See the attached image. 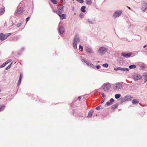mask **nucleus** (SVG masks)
Returning a JSON list of instances; mask_svg holds the SVG:
<instances>
[{"mask_svg": "<svg viewBox=\"0 0 147 147\" xmlns=\"http://www.w3.org/2000/svg\"><path fill=\"white\" fill-rule=\"evenodd\" d=\"M96 109L97 110H99L100 109V107L99 106L96 107Z\"/></svg>", "mask_w": 147, "mask_h": 147, "instance_id": "obj_42", "label": "nucleus"}, {"mask_svg": "<svg viewBox=\"0 0 147 147\" xmlns=\"http://www.w3.org/2000/svg\"><path fill=\"white\" fill-rule=\"evenodd\" d=\"M90 22L91 23H92V22Z\"/></svg>", "mask_w": 147, "mask_h": 147, "instance_id": "obj_51", "label": "nucleus"}, {"mask_svg": "<svg viewBox=\"0 0 147 147\" xmlns=\"http://www.w3.org/2000/svg\"><path fill=\"white\" fill-rule=\"evenodd\" d=\"M22 77V75L21 74H20V78H19V80H18V84H20V83L21 82Z\"/></svg>", "mask_w": 147, "mask_h": 147, "instance_id": "obj_25", "label": "nucleus"}, {"mask_svg": "<svg viewBox=\"0 0 147 147\" xmlns=\"http://www.w3.org/2000/svg\"><path fill=\"white\" fill-rule=\"evenodd\" d=\"M139 102V101L136 99H134L132 101V103L133 104H138Z\"/></svg>", "mask_w": 147, "mask_h": 147, "instance_id": "obj_17", "label": "nucleus"}, {"mask_svg": "<svg viewBox=\"0 0 147 147\" xmlns=\"http://www.w3.org/2000/svg\"><path fill=\"white\" fill-rule=\"evenodd\" d=\"M76 1L81 3L84 2L83 0H76Z\"/></svg>", "mask_w": 147, "mask_h": 147, "instance_id": "obj_36", "label": "nucleus"}, {"mask_svg": "<svg viewBox=\"0 0 147 147\" xmlns=\"http://www.w3.org/2000/svg\"><path fill=\"white\" fill-rule=\"evenodd\" d=\"M21 24H22V23H19V24H17L16 25V26L18 27H19L21 26Z\"/></svg>", "mask_w": 147, "mask_h": 147, "instance_id": "obj_40", "label": "nucleus"}, {"mask_svg": "<svg viewBox=\"0 0 147 147\" xmlns=\"http://www.w3.org/2000/svg\"><path fill=\"white\" fill-rule=\"evenodd\" d=\"M6 65V63L5 62L3 63L0 66V68H2L4 67L5 65Z\"/></svg>", "mask_w": 147, "mask_h": 147, "instance_id": "obj_30", "label": "nucleus"}, {"mask_svg": "<svg viewBox=\"0 0 147 147\" xmlns=\"http://www.w3.org/2000/svg\"><path fill=\"white\" fill-rule=\"evenodd\" d=\"M80 42L79 38L77 36H75L73 40V44L74 48L75 49L77 48V43Z\"/></svg>", "mask_w": 147, "mask_h": 147, "instance_id": "obj_5", "label": "nucleus"}, {"mask_svg": "<svg viewBox=\"0 0 147 147\" xmlns=\"http://www.w3.org/2000/svg\"><path fill=\"white\" fill-rule=\"evenodd\" d=\"M53 4H56L57 3V1L56 0H50Z\"/></svg>", "mask_w": 147, "mask_h": 147, "instance_id": "obj_27", "label": "nucleus"}, {"mask_svg": "<svg viewBox=\"0 0 147 147\" xmlns=\"http://www.w3.org/2000/svg\"><path fill=\"white\" fill-rule=\"evenodd\" d=\"M73 10H74V7H73Z\"/></svg>", "mask_w": 147, "mask_h": 147, "instance_id": "obj_50", "label": "nucleus"}, {"mask_svg": "<svg viewBox=\"0 0 147 147\" xmlns=\"http://www.w3.org/2000/svg\"><path fill=\"white\" fill-rule=\"evenodd\" d=\"M79 49L81 50H80L81 51V52L82 51H83V48L82 46H81V45H80Z\"/></svg>", "mask_w": 147, "mask_h": 147, "instance_id": "obj_34", "label": "nucleus"}, {"mask_svg": "<svg viewBox=\"0 0 147 147\" xmlns=\"http://www.w3.org/2000/svg\"><path fill=\"white\" fill-rule=\"evenodd\" d=\"M143 76L145 78V82H146L147 80V75H144Z\"/></svg>", "mask_w": 147, "mask_h": 147, "instance_id": "obj_32", "label": "nucleus"}, {"mask_svg": "<svg viewBox=\"0 0 147 147\" xmlns=\"http://www.w3.org/2000/svg\"><path fill=\"white\" fill-rule=\"evenodd\" d=\"M114 70H115V71L118 70H119L118 67L115 68H114Z\"/></svg>", "mask_w": 147, "mask_h": 147, "instance_id": "obj_43", "label": "nucleus"}, {"mask_svg": "<svg viewBox=\"0 0 147 147\" xmlns=\"http://www.w3.org/2000/svg\"><path fill=\"white\" fill-rule=\"evenodd\" d=\"M122 13V11L120 10H118L115 11L113 14V16L115 17L119 16Z\"/></svg>", "mask_w": 147, "mask_h": 147, "instance_id": "obj_7", "label": "nucleus"}, {"mask_svg": "<svg viewBox=\"0 0 147 147\" xmlns=\"http://www.w3.org/2000/svg\"><path fill=\"white\" fill-rule=\"evenodd\" d=\"M106 104L108 106L111 104H112L111 102H107Z\"/></svg>", "mask_w": 147, "mask_h": 147, "instance_id": "obj_38", "label": "nucleus"}, {"mask_svg": "<svg viewBox=\"0 0 147 147\" xmlns=\"http://www.w3.org/2000/svg\"><path fill=\"white\" fill-rule=\"evenodd\" d=\"M5 108V106L4 105H0V112L3 111Z\"/></svg>", "mask_w": 147, "mask_h": 147, "instance_id": "obj_14", "label": "nucleus"}, {"mask_svg": "<svg viewBox=\"0 0 147 147\" xmlns=\"http://www.w3.org/2000/svg\"><path fill=\"white\" fill-rule=\"evenodd\" d=\"M122 55L123 56L126 57H129L131 55V53H122Z\"/></svg>", "mask_w": 147, "mask_h": 147, "instance_id": "obj_12", "label": "nucleus"}, {"mask_svg": "<svg viewBox=\"0 0 147 147\" xmlns=\"http://www.w3.org/2000/svg\"><path fill=\"white\" fill-rule=\"evenodd\" d=\"M81 61L82 62H84L86 63L88 66L91 67H93L94 65L91 62H89L87 61L85 59H82Z\"/></svg>", "mask_w": 147, "mask_h": 147, "instance_id": "obj_6", "label": "nucleus"}, {"mask_svg": "<svg viewBox=\"0 0 147 147\" xmlns=\"http://www.w3.org/2000/svg\"><path fill=\"white\" fill-rule=\"evenodd\" d=\"M114 100L113 98H111L110 100V102H111V104L114 101Z\"/></svg>", "mask_w": 147, "mask_h": 147, "instance_id": "obj_37", "label": "nucleus"}, {"mask_svg": "<svg viewBox=\"0 0 147 147\" xmlns=\"http://www.w3.org/2000/svg\"><path fill=\"white\" fill-rule=\"evenodd\" d=\"M11 34V33H9L4 34L3 33H0V40L3 41L6 39Z\"/></svg>", "mask_w": 147, "mask_h": 147, "instance_id": "obj_4", "label": "nucleus"}, {"mask_svg": "<svg viewBox=\"0 0 147 147\" xmlns=\"http://www.w3.org/2000/svg\"><path fill=\"white\" fill-rule=\"evenodd\" d=\"M129 69L127 68H122L121 71H128L129 70Z\"/></svg>", "mask_w": 147, "mask_h": 147, "instance_id": "obj_28", "label": "nucleus"}, {"mask_svg": "<svg viewBox=\"0 0 147 147\" xmlns=\"http://www.w3.org/2000/svg\"><path fill=\"white\" fill-rule=\"evenodd\" d=\"M30 18V17H28L26 19V22H27L28 21V20H29Z\"/></svg>", "mask_w": 147, "mask_h": 147, "instance_id": "obj_41", "label": "nucleus"}, {"mask_svg": "<svg viewBox=\"0 0 147 147\" xmlns=\"http://www.w3.org/2000/svg\"><path fill=\"white\" fill-rule=\"evenodd\" d=\"M85 2L88 5H90L92 3L91 0H86Z\"/></svg>", "mask_w": 147, "mask_h": 147, "instance_id": "obj_18", "label": "nucleus"}, {"mask_svg": "<svg viewBox=\"0 0 147 147\" xmlns=\"http://www.w3.org/2000/svg\"><path fill=\"white\" fill-rule=\"evenodd\" d=\"M11 61V59H9L7 60L6 61L5 63H6V64H7L8 63H9Z\"/></svg>", "mask_w": 147, "mask_h": 147, "instance_id": "obj_33", "label": "nucleus"}, {"mask_svg": "<svg viewBox=\"0 0 147 147\" xmlns=\"http://www.w3.org/2000/svg\"><path fill=\"white\" fill-rule=\"evenodd\" d=\"M142 78V76L140 75L136 74L134 76V79L135 80H137Z\"/></svg>", "mask_w": 147, "mask_h": 147, "instance_id": "obj_10", "label": "nucleus"}, {"mask_svg": "<svg viewBox=\"0 0 147 147\" xmlns=\"http://www.w3.org/2000/svg\"><path fill=\"white\" fill-rule=\"evenodd\" d=\"M136 66L135 65H132L129 66V68L131 69H134L136 68Z\"/></svg>", "mask_w": 147, "mask_h": 147, "instance_id": "obj_24", "label": "nucleus"}, {"mask_svg": "<svg viewBox=\"0 0 147 147\" xmlns=\"http://www.w3.org/2000/svg\"><path fill=\"white\" fill-rule=\"evenodd\" d=\"M63 6L61 5H59L57 7L58 9V10H60L61 9L63 8Z\"/></svg>", "mask_w": 147, "mask_h": 147, "instance_id": "obj_20", "label": "nucleus"}, {"mask_svg": "<svg viewBox=\"0 0 147 147\" xmlns=\"http://www.w3.org/2000/svg\"><path fill=\"white\" fill-rule=\"evenodd\" d=\"M59 17L62 19H65L66 18V16L65 14H59Z\"/></svg>", "mask_w": 147, "mask_h": 147, "instance_id": "obj_16", "label": "nucleus"}, {"mask_svg": "<svg viewBox=\"0 0 147 147\" xmlns=\"http://www.w3.org/2000/svg\"><path fill=\"white\" fill-rule=\"evenodd\" d=\"M145 5H144V7H142V10L144 11H145L146 9L147 8V6H146V4Z\"/></svg>", "mask_w": 147, "mask_h": 147, "instance_id": "obj_22", "label": "nucleus"}, {"mask_svg": "<svg viewBox=\"0 0 147 147\" xmlns=\"http://www.w3.org/2000/svg\"><path fill=\"white\" fill-rule=\"evenodd\" d=\"M127 7H128V8L129 9H130V10H131V9L130 8V7H129L128 6H127Z\"/></svg>", "mask_w": 147, "mask_h": 147, "instance_id": "obj_49", "label": "nucleus"}, {"mask_svg": "<svg viewBox=\"0 0 147 147\" xmlns=\"http://www.w3.org/2000/svg\"><path fill=\"white\" fill-rule=\"evenodd\" d=\"M104 100H102L101 101V103H102L103 102H104Z\"/></svg>", "mask_w": 147, "mask_h": 147, "instance_id": "obj_48", "label": "nucleus"}, {"mask_svg": "<svg viewBox=\"0 0 147 147\" xmlns=\"http://www.w3.org/2000/svg\"><path fill=\"white\" fill-rule=\"evenodd\" d=\"M117 106L118 104H116L112 105V106L111 107V108L113 109H114L117 108Z\"/></svg>", "mask_w": 147, "mask_h": 147, "instance_id": "obj_26", "label": "nucleus"}, {"mask_svg": "<svg viewBox=\"0 0 147 147\" xmlns=\"http://www.w3.org/2000/svg\"><path fill=\"white\" fill-rule=\"evenodd\" d=\"M23 11L24 9L23 8L20 7L17 9L16 13L18 14L22 15L23 14Z\"/></svg>", "mask_w": 147, "mask_h": 147, "instance_id": "obj_8", "label": "nucleus"}, {"mask_svg": "<svg viewBox=\"0 0 147 147\" xmlns=\"http://www.w3.org/2000/svg\"><path fill=\"white\" fill-rule=\"evenodd\" d=\"M96 67L97 68V69H99V68H100V66L99 65H97L96 66Z\"/></svg>", "mask_w": 147, "mask_h": 147, "instance_id": "obj_44", "label": "nucleus"}, {"mask_svg": "<svg viewBox=\"0 0 147 147\" xmlns=\"http://www.w3.org/2000/svg\"><path fill=\"white\" fill-rule=\"evenodd\" d=\"M107 49L104 47H101L98 49V53L100 55H104L107 51Z\"/></svg>", "mask_w": 147, "mask_h": 147, "instance_id": "obj_3", "label": "nucleus"}, {"mask_svg": "<svg viewBox=\"0 0 147 147\" xmlns=\"http://www.w3.org/2000/svg\"><path fill=\"white\" fill-rule=\"evenodd\" d=\"M147 46V45H145L143 46V48H145Z\"/></svg>", "mask_w": 147, "mask_h": 147, "instance_id": "obj_47", "label": "nucleus"}, {"mask_svg": "<svg viewBox=\"0 0 147 147\" xmlns=\"http://www.w3.org/2000/svg\"><path fill=\"white\" fill-rule=\"evenodd\" d=\"M121 96L120 94H116L115 95V97L116 99H118Z\"/></svg>", "mask_w": 147, "mask_h": 147, "instance_id": "obj_23", "label": "nucleus"}, {"mask_svg": "<svg viewBox=\"0 0 147 147\" xmlns=\"http://www.w3.org/2000/svg\"><path fill=\"white\" fill-rule=\"evenodd\" d=\"M5 11V9L4 8H1L0 9V13L1 14H3Z\"/></svg>", "mask_w": 147, "mask_h": 147, "instance_id": "obj_21", "label": "nucleus"}, {"mask_svg": "<svg viewBox=\"0 0 147 147\" xmlns=\"http://www.w3.org/2000/svg\"><path fill=\"white\" fill-rule=\"evenodd\" d=\"M85 8L86 7L85 6H82L81 8V11L83 12H85L86 11Z\"/></svg>", "mask_w": 147, "mask_h": 147, "instance_id": "obj_19", "label": "nucleus"}, {"mask_svg": "<svg viewBox=\"0 0 147 147\" xmlns=\"http://www.w3.org/2000/svg\"><path fill=\"white\" fill-rule=\"evenodd\" d=\"M64 29L63 26H61L59 29V32L61 34H62L64 32Z\"/></svg>", "mask_w": 147, "mask_h": 147, "instance_id": "obj_11", "label": "nucleus"}, {"mask_svg": "<svg viewBox=\"0 0 147 147\" xmlns=\"http://www.w3.org/2000/svg\"><path fill=\"white\" fill-rule=\"evenodd\" d=\"M111 87V85L109 83H106L103 84L102 86L103 90L105 91L109 90Z\"/></svg>", "mask_w": 147, "mask_h": 147, "instance_id": "obj_1", "label": "nucleus"}, {"mask_svg": "<svg viewBox=\"0 0 147 147\" xmlns=\"http://www.w3.org/2000/svg\"><path fill=\"white\" fill-rule=\"evenodd\" d=\"M86 51L87 53H92V51L91 48H89L88 47H87L86 48Z\"/></svg>", "mask_w": 147, "mask_h": 147, "instance_id": "obj_15", "label": "nucleus"}, {"mask_svg": "<svg viewBox=\"0 0 147 147\" xmlns=\"http://www.w3.org/2000/svg\"><path fill=\"white\" fill-rule=\"evenodd\" d=\"M122 67H118V69L119 70H120L121 71Z\"/></svg>", "mask_w": 147, "mask_h": 147, "instance_id": "obj_46", "label": "nucleus"}, {"mask_svg": "<svg viewBox=\"0 0 147 147\" xmlns=\"http://www.w3.org/2000/svg\"><path fill=\"white\" fill-rule=\"evenodd\" d=\"M0 99H1V98H0Z\"/></svg>", "mask_w": 147, "mask_h": 147, "instance_id": "obj_52", "label": "nucleus"}, {"mask_svg": "<svg viewBox=\"0 0 147 147\" xmlns=\"http://www.w3.org/2000/svg\"><path fill=\"white\" fill-rule=\"evenodd\" d=\"M101 95L103 98H105L106 97V95L104 94V93H102Z\"/></svg>", "mask_w": 147, "mask_h": 147, "instance_id": "obj_39", "label": "nucleus"}, {"mask_svg": "<svg viewBox=\"0 0 147 147\" xmlns=\"http://www.w3.org/2000/svg\"><path fill=\"white\" fill-rule=\"evenodd\" d=\"M63 10H60L59 11L58 13V14L59 16V14H61L62 13V11H63Z\"/></svg>", "mask_w": 147, "mask_h": 147, "instance_id": "obj_35", "label": "nucleus"}, {"mask_svg": "<svg viewBox=\"0 0 147 147\" xmlns=\"http://www.w3.org/2000/svg\"><path fill=\"white\" fill-rule=\"evenodd\" d=\"M102 66L103 67H105L106 68H107V67H108V64L107 63H105V64H103L102 65Z\"/></svg>", "mask_w": 147, "mask_h": 147, "instance_id": "obj_31", "label": "nucleus"}, {"mask_svg": "<svg viewBox=\"0 0 147 147\" xmlns=\"http://www.w3.org/2000/svg\"><path fill=\"white\" fill-rule=\"evenodd\" d=\"M12 63H11V64H10L5 69L6 70H8L11 67V64Z\"/></svg>", "mask_w": 147, "mask_h": 147, "instance_id": "obj_29", "label": "nucleus"}, {"mask_svg": "<svg viewBox=\"0 0 147 147\" xmlns=\"http://www.w3.org/2000/svg\"><path fill=\"white\" fill-rule=\"evenodd\" d=\"M81 99V96H80L78 98V99L79 100H80Z\"/></svg>", "mask_w": 147, "mask_h": 147, "instance_id": "obj_45", "label": "nucleus"}, {"mask_svg": "<svg viewBox=\"0 0 147 147\" xmlns=\"http://www.w3.org/2000/svg\"><path fill=\"white\" fill-rule=\"evenodd\" d=\"M122 85L120 83H118L114 84L113 86V88L115 90H118L121 89L122 87Z\"/></svg>", "mask_w": 147, "mask_h": 147, "instance_id": "obj_2", "label": "nucleus"}, {"mask_svg": "<svg viewBox=\"0 0 147 147\" xmlns=\"http://www.w3.org/2000/svg\"><path fill=\"white\" fill-rule=\"evenodd\" d=\"M132 98V97L130 95H127L124 98V100L125 101H129L131 100Z\"/></svg>", "mask_w": 147, "mask_h": 147, "instance_id": "obj_9", "label": "nucleus"}, {"mask_svg": "<svg viewBox=\"0 0 147 147\" xmlns=\"http://www.w3.org/2000/svg\"><path fill=\"white\" fill-rule=\"evenodd\" d=\"M93 112L94 111L93 110H91L88 113L87 117L88 118L91 117L93 113Z\"/></svg>", "mask_w": 147, "mask_h": 147, "instance_id": "obj_13", "label": "nucleus"}]
</instances>
